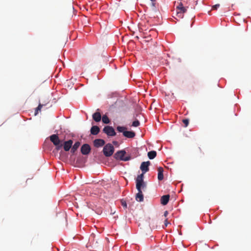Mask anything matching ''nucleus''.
<instances>
[{
	"label": "nucleus",
	"mask_w": 251,
	"mask_h": 251,
	"mask_svg": "<svg viewBox=\"0 0 251 251\" xmlns=\"http://www.w3.org/2000/svg\"><path fill=\"white\" fill-rule=\"evenodd\" d=\"M143 174L138 175L136 178V187L138 191H142L146 187V184L143 180Z\"/></svg>",
	"instance_id": "f257e3e1"
},
{
	"label": "nucleus",
	"mask_w": 251,
	"mask_h": 251,
	"mask_svg": "<svg viewBox=\"0 0 251 251\" xmlns=\"http://www.w3.org/2000/svg\"><path fill=\"white\" fill-rule=\"evenodd\" d=\"M114 151V148L113 146L110 144H107L103 149V152L104 155L106 157L111 156Z\"/></svg>",
	"instance_id": "f03ea898"
},
{
	"label": "nucleus",
	"mask_w": 251,
	"mask_h": 251,
	"mask_svg": "<svg viewBox=\"0 0 251 251\" xmlns=\"http://www.w3.org/2000/svg\"><path fill=\"white\" fill-rule=\"evenodd\" d=\"M176 16L180 18H182L184 13H186L187 11V9L183 6L181 2L178 3V5H177L176 7Z\"/></svg>",
	"instance_id": "7ed1b4c3"
},
{
	"label": "nucleus",
	"mask_w": 251,
	"mask_h": 251,
	"mask_svg": "<svg viewBox=\"0 0 251 251\" xmlns=\"http://www.w3.org/2000/svg\"><path fill=\"white\" fill-rule=\"evenodd\" d=\"M126 152L124 150H121L117 151L114 155V157L116 159H120L124 161H127L130 159V157H124Z\"/></svg>",
	"instance_id": "20e7f679"
},
{
	"label": "nucleus",
	"mask_w": 251,
	"mask_h": 251,
	"mask_svg": "<svg viewBox=\"0 0 251 251\" xmlns=\"http://www.w3.org/2000/svg\"><path fill=\"white\" fill-rule=\"evenodd\" d=\"M50 140L52 142V143L56 146H57L56 149L57 150H59L61 147L62 145L59 146L60 143V140H59L58 136L56 134H53L51 135L50 137Z\"/></svg>",
	"instance_id": "39448f33"
},
{
	"label": "nucleus",
	"mask_w": 251,
	"mask_h": 251,
	"mask_svg": "<svg viewBox=\"0 0 251 251\" xmlns=\"http://www.w3.org/2000/svg\"><path fill=\"white\" fill-rule=\"evenodd\" d=\"M103 132L108 136H114L116 135L114 129L110 126H105L103 129Z\"/></svg>",
	"instance_id": "423d86ee"
},
{
	"label": "nucleus",
	"mask_w": 251,
	"mask_h": 251,
	"mask_svg": "<svg viewBox=\"0 0 251 251\" xmlns=\"http://www.w3.org/2000/svg\"><path fill=\"white\" fill-rule=\"evenodd\" d=\"M150 164L151 163L149 161L143 162L141 163L140 169L142 172V173L141 174H143V176L146 172L149 171V166L150 165Z\"/></svg>",
	"instance_id": "0eeeda50"
},
{
	"label": "nucleus",
	"mask_w": 251,
	"mask_h": 251,
	"mask_svg": "<svg viewBox=\"0 0 251 251\" xmlns=\"http://www.w3.org/2000/svg\"><path fill=\"white\" fill-rule=\"evenodd\" d=\"M91 151V147L87 144H84L81 148V152L84 155L88 154Z\"/></svg>",
	"instance_id": "6e6552de"
},
{
	"label": "nucleus",
	"mask_w": 251,
	"mask_h": 251,
	"mask_svg": "<svg viewBox=\"0 0 251 251\" xmlns=\"http://www.w3.org/2000/svg\"><path fill=\"white\" fill-rule=\"evenodd\" d=\"M105 144V141L103 139H97L94 141V145L96 148L103 146Z\"/></svg>",
	"instance_id": "1a4fd4ad"
},
{
	"label": "nucleus",
	"mask_w": 251,
	"mask_h": 251,
	"mask_svg": "<svg viewBox=\"0 0 251 251\" xmlns=\"http://www.w3.org/2000/svg\"><path fill=\"white\" fill-rule=\"evenodd\" d=\"M73 143V142L72 140L64 142L63 145L64 150L65 151H69L72 146Z\"/></svg>",
	"instance_id": "9d476101"
},
{
	"label": "nucleus",
	"mask_w": 251,
	"mask_h": 251,
	"mask_svg": "<svg viewBox=\"0 0 251 251\" xmlns=\"http://www.w3.org/2000/svg\"><path fill=\"white\" fill-rule=\"evenodd\" d=\"M169 195H163L161 197V203L163 205H166L169 201Z\"/></svg>",
	"instance_id": "9b49d317"
},
{
	"label": "nucleus",
	"mask_w": 251,
	"mask_h": 251,
	"mask_svg": "<svg viewBox=\"0 0 251 251\" xmlns=\"http://www.w3.org/2000/svg\"><path fill=\"white\" fill-rule=\"evenodd\" d=\"M92 118L95 122H99L101 119V116L99 112H96L93 114Z\"/></svg>",
	"instance_id": "f8f14e48"
},
{
	"label": "nucleus",
	"mask_w": 251,
	"mask_h": 251,
	"mask_svg": "<svg viewBox=\"0 0 251 251\" xmlns=\"http://www.w3.org/2000/svg\"><path fill=\"white\" fill-rule=\"evenodd\" d=\"M158 171V179L160 181L163 179L164 176H163V168L162 167H158L157 169Z\"/></svg>",
	"instance_id": "ddd939ff"
},
{
	"label": "nucleus",
	"mask_w": 251,
	"mask_h": 251,
	"mask_svg": "<svg viewBox=\"0 0 251 251\" xmlns=\"http://www.w3.org/2000/svg\"><path fill=\"white\" fill-rule=\"evenodd\" d=\"M123 135L127 138H132L135 136V133L131 131H125L123 133Z\"/></svg>",
	"instance_id": "4468645a"
},
{
	"label": "nucleus",
	"mask_w": 251,
	"mask_h": 251,
	"mask_svg": "<svg viewBox=\"0 0 251 251\" xmlns=\"http://www.w3.org/2000/svg\"><path fill=\"white\" fill-rule=\"evenodd\" d=\"M100 131V128L97 126H93L90 130L91 133L92 135H97Z\"/></svg>",
	"instance_id": "2eb2a0df"
},
{
	"label": "nucleus",
	"mask_w": 251,
	"mask_h": 251,
	"mask_svg": "<svg viewBox=\"0 0 251 251\" xmlns=\"http://www.w3.org/2000/svg\"><path fill=\"white\" fill-rule=\"evenodd\" d=\"M136 200L140 202L143 201L144 196L142 191H138V193L136 195Z\"/></svg>",
	"instance_id": "dca6fc26"
},
{
	"label": "nucleus",
	"mask_w": 251,
	"mask_h": 251,
	"mask_svg": "<svg viewBox=\"0 0 251 251\" xmlns=\"http://www.w3.org/2000/svg\"><path fill=\"white\" fill-rule=\"evenodd\" d=\"M80 145V143L79 142H76L71 149V152L72 153H74L76 151L77 149L79 148Z\"/></svg>",
	"instance_id": "f3484780"
},
{
	"label": "nucleus",
	"mask_w": 251,
	"mask_h": 251,
	"mask_svg": "<svg viewBox=\"0 0 251 251\" xmlns=\"http://www.w3.org/2000/svg\"><path fill=\"white\" fill-rule=\"evenodd\" d=\"M156 156V152L154 151H149L148 153V156L150 159H153Z\"/></svg>",
	"instance_id": "a211bd4d"
},
{
	"label": "nucleus",
	"mask_w": 251,
	"mask_h": 251,
	"mask_svg": "<svg viewBox=\"0 0 251 251\" xmlns=\"http://www.w3.org/2000/svg\"><path fill=\"white\" fill-rule=\"evenodd\" d=\"M102 121L104 124H109L110 123V120L108 118V117L106 115H104L101 117Z\"/></svg>",
	"instance_id": "6ab92c4d"
},
{
	"label": "nucleus",
	"mask_w": 251,
	"mask_h": 251,
	"mask_svg": "<svg viewBox=\"0 0 251 251\" xmlns=\"http://www.w3.org/2000/svg\"><path fill=\"white\" fill-rule=\"evenodd\" d=\"M151 9L152 11L154 12H156L157 11V8L156 7L155 4L156 3L155 2L154 0H151Z\"/></svg>",
	"instance_id": "aec40b11"
},
{
	"label": "nucleus",
	"mask_w": 251,
	"mask_h": 251,
	"mask_svg": "<svg viewBox=\"0 0 251 251\" xmlns=\"http://www.w3.org/2000/svg\"><path fill=\"white\" fill-rule=\"evenodd\" d=\"M126 129V127L124 126H118L117 127V130L119 132H123L124 133V131H125V130Z\"/></svg>",
	"instance_id": "412c9836"
},
{
	"label": "nucleus",
	"mask_w": 251,
	"mask_h": 251,
	"mask_svg": "<svg viewBox=\"0 0 251 251\" xmlns=\"http://www.w3.org/2000/svg\"><path fill=\"white\" fill-rule=\"evenodd\" d=\"M43 107V105L41 104H39V105L38 106V107L36 108V110H35V115H37L38 112V111H40L42 107Z\"/></svg>",
	"instance_id": "4be33fe9"
},
{
	"label": "nucleus",
	"mask_w": 251,
	"mask_h": 251,
	"mask_svg": "<svg viewBox=\"0 0 251 251\" xmlns=\"http://www.w3.org/2000/svg\"><path fill=\"white\" fill-rule=\"evenodd\" d=\"M140 125V123L138 120H136L132 123V126L137 127Z\"/></svg>",
	"instance_id": "5701e85b"
},
{
	"label": "nucleus",
	"mask_w": 251,
	"mask_h": 251,
	"mask_svg": "<svg viewBox=\"0 0 251 251\" xmlns=\"http://www.w3.org/2000/svg\"><path fill=\"white\" fill-rule=\"evenodd\" d=\"M182 122L184 124V126L187 127L189 124V121L188 119H185L182 120Z\"/></svg>",
	"instance_id": "b1692460"
},
{
	"label": "nucleus",
	"mask_w": 251,
	"mask_h": 251,
	"mask_svg": "<svg viewBox=\"0 0 251 251\" xmlns=\"http://www.w3.org/2000/svg\"><path fill=\"white\" fill-rule=\"evenodd\" d=\"M121 202V204L123 206V207H124L125 208H127V204H126V201H125L124 200H122Z\"/></svg>",
	"instance_id": "393cba45"
},
{
	"label": "nucleus",
	"mask_w": 251,
	"mask_h": 251,
	"mask_svg": "<svg viewBox=\"0 0 251 251\" xmlns=\"http://www.w3.org/2000/svg\"><path fill=\"white\" fill-rule=\"evenodd\" d=\"M220 7L219 4H216L212 7V10H217Z\"/></svg>",
	"instance_id": "a878e982"
},
{
	"label": "nucleus",
	"mask_w": 251,
	"mask_h": 251,
	"mask_svg": "<svg viewBox=\"0 0 251 251\" xmlns=\"http://www.w3.org/2000/svg\"><path fill=\"white\" fill-rule=\"evenodd\" d=\"M164 224H165V226H168V225L169 224V223L168 222L167 219L165 220Z\"/></svg>",
	"instance_id": "bb28decb"
},
{
	"label": "nucleus",
	"mask_w": 251,
	"mask_h": 251,
	"mask_svg": "<svg viewBox=\"0 0 251 251\" xmlns=\"http://www.w3.org/2000/svg\"><path fill=\"white\" fill-rule=\"evenodd\" d=\"M168 214V212L167 211H165L164 213V215L165 217H166Z\"/></svg>",
	"instance_id": "cd10ccee"
},
{
	"label": "nucleus",
	"mask_w": 251,
	"mask_h": 251,
	"mask_svg": "<svg viewBox=\"0 0 251 251\" xmlns=\"http://www.w3.org/2000/svg\"><path fill=\"white\" fill-rule=\"evenodd\" d=\"M113 144H114V145H118V142H117V141H113Z\"/></svg>",
	"instance_id": "c85d7f7f"
},
{
	"label": "nucleus",
	"mask_w": 251,
	"mask_h": 251,
	"mask_svg": "<svg viewBox=\"0 0 251 251\" xmlns=\"http://www.w3.org/2000/svg\"><path fill=\"white\" fill-rule=\"evenodd\" d=\"M63 217L65 218V220H66V215L63 214Z\"/></svg>",
	"instance_id": "c756f323"
},
{
	"label": "nucleus",
	"mask_w": 251,
	"mask_h": 251,
	"mask_svg": "<svg viewBox=\"0 0 251 251\" xmlns=\"http://www.w3.org/2000/svg\"><path fill=\"white\" fill-rule=\"evenodd\" d=\"M114 213H115V212H113V213H112V212H111V213H112V214H114Z\"/></svg>",
	"instance_id": "7c9ffc66"
}]
</instances>
